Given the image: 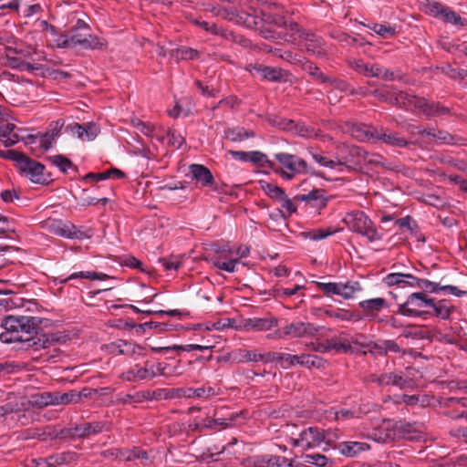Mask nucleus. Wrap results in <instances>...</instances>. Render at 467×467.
<instances>
[{
    "label": "nucleus",
    "mask_w": 467,
    "mask_h": 467,
    "mask_svg": "<svg viewBox=\"0 0 467 467\" xmlns=\"http://www.w3.org/2000/svg\"><path fill=\"white\" fill-rule=\"evenodd\" d=\"M5 332L0 334L3 343L19 342L26 348L39 350L53 346L60 340L58 334H46L38 327L36 317L8 316L4 319Z\"/></svg>",
    "instance_id": "1"
},
{
    "label": "nucleus",
    "mask_w": 467,
    "mask_h": 467,
    "mask_svg": "<svg viewBox=\"0 0 467 467\" xmlns=\"http://www.w3.org/2000/svg\"><path fill=\"white\" fill-rule=\"evenodd\" d=\"M221 16L230 21H235L237 24L244 25L248 28H257L263 22L284 26V15L281 5L272 3L264 5L259 9L251 5L249 10L237 11L235 9H223Z\"/></svg>",
    "instance_id": "2"
},
{
    "label": "nucleus",
    "mask_w": 467,
    "mask_h": 467,
    "mask_svg": "<svg viewBox=\"0 0 467 467\" xmlns=\"http://www.w3.org/2000/svg\"><path fill=\"white\" fill-rule=\"evenodd\" d=\"M278 166L275 163L272 171L285 180H292L296 175L311 172V166L297 155L287 152H277L274 155Z\"/></svg>",
    "instance_id": "3"
},
{
    "label": "nucleus",
    "mask_w": 467,
    "mask_h": 467,
    "mask_svg": "<svg viewBox=\"0 0 467 467\" xmlns=\"http://www.w3.org/2000/svg\"><path fill=\"white\" fill-rule=\"evenodd\" d=\"M343 223L350 231L366 237L370 243L382 239V234L363 211L355 210L348 213L343 218Z\"/></svg>",
    "instance_id": "4"
},
{
    "label": "nucleus",
    "mask_w": 467,
    "mask_h": 467,
    "mask_svg": "<svg viewBox=\"0 0 467 467\" xmlns=\"http://www.w3.org/2000/svg\"><path fill=\"white\" fill-rule=\"evenodd\" d=\"M7 154L9 155L8 160L14 161L19 171L33 182L39 183L46 181L43 173L45 170L43 164L15 150H9Z\"/></svg>",
    "instance_id": "5"
},
{
    "label": "nucleus",
    "mask_w": 467,
    "mask_h": 467,
    "mask_svg": "<svg viewBox=\"0 0 467 467\" xmlns=\"http://www.w3.org/2000/svg\"><path fill=\"white\" fill-rule=\"evenodd\" d=\"M330 433L317 427H308L300 431L298 438H291L290 443L302 450H309L320 446L322 442L327 445L331 442Z\"/></svg>",
    "instance_id": "6"
},
{
    "label": "nucleus",
    "mask_w": 467,
    "mask_h": 467,
    "mask_svg": "<svg viewBox=\"0 0 467 467\" xmlns=\"http://www.w3.org/2000/svg\"><path fill=\"white\" fill-rule=\"evenodd\" d=\"M104 431H109L106 422L93 421L74 425L70 428H60L59 433L61 435V441H67L88 438L91 435L100 433Z\"/></svg>",
    "instance_id": "7"
},
{
    "label": "nucleus",
    "mask_w": 467,
    "mask_h": 467,
    "mask_svg": "<svg viewBox=\"0 0 467 467\" xmlns=\"http://www.w3.org/2000/svg\"><path fill=\"white\" fill-rule=\"evenodd\" d=\"M46 226L51 234L67 239L82 240L92 235L90 231H81L71 222L60 219H48L46 221Z\"/></svg>",
    "instance_id": "8"
},
{
    "label": "nucleus",
    "mask_w": 467,
    "mask_h": 467,
    "mask_svg": "<svg viewBox=\"0 0 467 467\" xmlns=\"http://www.w3.org/2000/svg\"><path fill=\"white\" fill-rule=\"evenodd\" d=\"M317 287L322 291L326 296H330L333 295L340 296L344 299L353 298L357 292L362 290V287L358 281L341 282H315Z\"/></svg>",
    "instance_id": "9"
},
{
    "label": "nucleus",
    "mask_w": 467,
    "mask_h": 467,
    "mask_svg": "<svg viewBox=\"0 0 467 467\" xmlns=\"http://www.w3.org/2000/svg\"><path fill=\"white\" fill-rule=\"evenodd\" d=\"M430 305H433V298L428 297L423 292L412 293L404 303L399 304L398 313L405 317H421L427 312L420 308Z\"/></svg>",
    "instance_id": "10"
},
{
    "label": "nucleus",
    "mask_w": 467,
    "mask_h": 467,
    "mask_svg": "<svg viewBox=\"0 0 467 467\" xmlns=\"http://www.w3.org/2000/svg\"><path fill=\"white\" fill-rule=\"evenodd\" d=\"M290 28L298 34L300 40L305 41V47L308 53L317 57H325L327 56L324 48V40L321 36L301 28L296 23L290 24Z\"/></svg>",
    "instance_id": "11"
},
{
    "label": "nucleus",
    "mask_w": 467,
    "mask_h": 467,
    "mask_svg": "<svg viewBox=\"0 0 467 467\" xmlns=\"http://www.w3.org/2000/svg\"><path fill=\"white\" fill-rule=\"evenodd\" d=\"M22 129L17 128L8 115L0 112V142L7 148L17 143L22 136Z\"/></svg>",
    "instance_id": "12"
},
{
    "label": "nucleus",
    "mask_w": 467,
    "mask_h": 467,
    "mask_svg": "<svg viewBox=\"0 0 467 467\" xmlns=\"http://www.w3.org/2000/svg\"><path fill=\"white\" fill-rule=\"evenodd\" d=\"M421 289L424 294H438L440 292L448 293L456 296H462L467 294L454 285H441L439 283L431 282L427 279L418 278L415 276L414 286Z\"/></svg>",
    "instance_id": "13"
},
{
    "label": "nucleus",
    "mask_w": 467,
    "mask_h": 467,
    "mask_svg": "<svg viewBox=\"0 0 467 467\" xmlns=\"http://www.w3.org/2000/svg\"><path fill=\"white\" fill-rule=\"evenodd\" d=\"M371 381L378 383L379 386H396L400 389H411L413 381L409 378H404L401 373H383L380 375H372Z\"/></svg>",
    "instance_id": "14"
},
{
    "label": "nucleus",
    "mask_w": 467,
    "mask_h": 467,
    "mask_svg": "<svg viewBox=\"0 0 467 467\" xmlns=\"http://www.w3.org/2000/svg\"><path fill=\"white\" fill-rule=\"evenodd\" d=\"M348 158L357 161L359 165L362 161L368 164H374L377 166L386 167V160L379 154L368 153L359 147H351L348 149ZM356 164L354 165V167Z\"/></svg>",
    "instance_id": "15"
},
{
    "label": "nucleus",
    "mask_w": 467,
    "mask_h": 467,
    "mask_svg": "<svg viewBox=\"0 0 467 467\" xmlns=\"http://www.w3.org/2000/svg\"><path fill=\"white\" fill-rule=\"evenodd\" d=\"M307 151L313 160L323 167L334 169L337 166H345L348 170H354V165L357 164V161H354L348 156L333 160L317 153L312 147L307 148Z\"/></svg>",
    "instance_id": "16"
},
{
    "label": "nucleus",
    "mask_w": 467,
    "mask_h": 467,
    "mask_svg": "<svg viewBox=\"0 0 467 467\" xmlns=\"http://www.w3.org/2000/svg\"><path fill=\"white\" fill-rule=\"evenodd\" d=\"M393 105L407 110H420V108L424 105V99L408 92L398 91Z\"/></svg>",
    "instance_id": "17"
},
{
    "label": "nucleus",
    "mask_w": 467,
    "mask_h": 467,
    "mask_svg": "<svg viewBox=\"0 0 467 467\" xmlns=\"http://www.w3.org/2000/svg\"><path fill=\"white\" fill-rule=\"evenodd\" d=\"M78 455L74 451H64L52 454L47 458H41L37 461L38 467H56L61 464H68L77 459Z\"/></svg>",
    "instance_id": "18"
},
{
    "label": "nucleus",
    "mask_w": 467,
    "mask_h": 467,
    "mask_svg": "<svg viewBox=\"0 0 467 467\" xmlns=\"http://www.w3.org/2000/svg\"><path fill=\"white\" fill-rule=\"evenodd\" d=\"M416 130V133L419 135H425L429 137L431 140L439 143V144H449L453 145L457 144L458 140L455 139L452 135L448 133L447 131L434 130V129H422L420 127H414Z\"/></svg>",
    "instance_id": "19"
},
{
    "label": "nucleus",
    "mask_w": 467,
    "mask_h": 467,
    "mask_svg": "<svg viewBox=\"0 0 467 467\" xmlns=\"http://www.w3.org/2000/svg\"><path fill=\"white\" fill-rule=\"evenodd\" d=\"M317 332V328L311 323L293 322L285 326V334L292 337H305L314 336Z\"/></svg>",
    "instance_id": "20"
},
{
    "label": "nucleus",
    "mask_w": 467,
    "mask_h": 467,
    "mask_svg": "<svg viewBox=\"0 0 467 467\" xmlns=\"http://www.w3.org/2000/svg\"><path fill=\"white\" fill-rule=\"evenodd\" d=\"M371 136H375L379 140L392 147L405 148L410 144L408 140L400 137L398 133L389 132L388 130H384L383 128L379 130L374 129V133H371Z\"/></svg>",
    "instance_id": "21"
},
{
    "label": "nucleus",
    "mask_w": 467,
    "mask_h": 467,
    "mask_svg": "<svg viewBox=\"0 0 467 467\" xmlns=\"http://www.w3.org/2000/svg\"><path fill=\"white\" fill-rule=\"evenodd\" d=\"M278 325V319L268 316L265 317H252L244 321V327L254 331H266Z\"/></svg>",
    "instance_id": "22"
},
{
    "label": "nucleus",
    "mask_w": 467,
    "mask_h": 467,
    "mask_svg": "<svg viewBox=\"0 0 467 467\" xmlns=\"http://www.w3.org/2000/svg\"><path fill=\"white\" fill-rule=\"evenodd\" d=\"M59 426L57 425H47L43 429L27 430L26 431V439H38L40 441H47V439H59L61 435L59 433Z\"/></svg>",
    "instance_id": "23"
},
{
    "label": "nucleus",
    "mask_w": 467,
    "mask_h": 467,
    "mask_svg": "<svg viewBox=\"0 0 467 467\" xmlns=\"http://www.w3.org/2000/svg\"><path fill=\"white\" fill-rule=\"evenodd\" d=\"M192 179L199 182L202 187L211 186L214 178L210 170L202 164H191L189 167Z\"/></svg>",
    "instance_id": "24"
},
{
    "label": "nucleus",
    "mask_w": 467,
    "mask_h": 467,
    "mask_svg": "<svg viewBox=\"0 0 467 467\" xmlns=\"http://www.w3.org/2000/svg\"><path fill=\"white\" fill-rule=\"evenodd\" d=\"M396 424L392 420H384L382 424L375 429L372 436L379 442H388L396 437Z\"/></svg>",
    "instance_id": "25"
},
{
    "label": "nucleus",
    "mask_w": 467,
    "mask_h": 467,
    "mask_svg": "<svg viewBox=\"0 0 467 467\" xmlns=\"http://www.w3.org/2000/svg\"><path fill=\"white\" fill-rule=\"evenodd\" d=\"M296 200L309 203L313 208L321 209L327 205V199L325 196V191L314 189L308 193L298 194Z\"/></svg>",
    "instance_id": "26"
},
{
    "label": "nucleus",
    "mask_w": 467,
    "mask_h": 467,
    "mask_svg": "<svg viewBox=\"0 0 467 467\" xmlns=\"http://www.w3.org/2000/svg\"><path fill=\"white\" fill-rule=\"evenodd\" d=\"M253 70L259 74L263 79L273 82L281 81L286 76L285 71L281 68L266 67L261 64L254 65Z\"/></svg>",
    "instance_id": "27"
},
{
    "label": "nucleus",
    "mask_w": 467,
    "mask_h": 467,
    "mask_svg": "<svg viewBox=\"0 0 467 467\" xmlns=\"http://www.w3.org/2000/svg\"><path fill=\"white\" fill-rule=\"evenodd\" d=\"M289 124L291 125L289 130L300 137L306 139H317L322 136L320 130L315 129L314 127L306 125L304 122L296 123L295 121L290 120Z\"/></svg>",
    "instance_id": "28"
},
{
    "label": "nucleus",
    "mask_w": 467,
    "mask_h": 467,
    "mask_svg": "<svg viewBox=\"0 0 467 467\" xmlns=\"http://www.w3.org/2000/svg\"><path fill=\"white\" fill-rule=\"evenodd\" d=\"M239 363L258 362L271 363L270 352L260 354L256 350L239 349L236 352Z\"/></svg>",
    "instance_id": "29"
},
{
    "label": "nucleus",
    "mask_w": 467,
    "mask_h": 467,
    "mask_svg": "<svg viewBox=\"0 0 467 467\" xmlns=\"http://www.w3.org/2000/svg\"><path fill=\"white\" fill-rule=\"evenodd\" d=\"M415 276L410 274L402 273H391L385 276L384 283L388 286L398 285L400 287H405L410 285L414 286Z\"/></svg>",
    "instance_id": "30"
},
{
    "label": "nucleus",
    "mask_w": 467,
    "mask_h": 467,
    "mask_svg": "<svg viewBox=\"0 0 467 467\" xmlns=\"http://www.w3.org/2000/svg\"><path fill=\"white\" fill-rule=\"evenodd\" d=\"M358 306L368 317H373L376 313L388 306L386 300L381 297L360 301Z\"/></svg>",
    "instance_id": "31"
},
{
    "label": "nucleus",
    "mask_w": 467,
    "mask_h": 467,
    "mask_svg": "<svg viewBox=\"0 0 467 467\" xmlns=\"http://www.w3.org/2000/svg\"><path fill=\"white\" fill-rule=\"evenodd\" d=\"M340 453L347 457H354L358 452L369 449V445L365 442L358 441H343L337 445Z\"/></svg>",
    "instance_id": "32"
},
{
    "label": "nucleus",
    "mask_w": 467,
    "mask_h": 467,
    "mask_svg": "<svg viewBox=\"0 0 467 467\" xmlns=\"http://www.w3.org/2000/svg\"><path fill=\"white\" fill-rule=\"evenodd\" d=\"M271 362H278L285 368H290L295 365H299V355H291L281 352H270Z\"/></svg>",
    "instance_id": "33"
},
{
    "label": "nucleus",
    "mask_w": 467,
    "mask_h": 467,
    "mask_svg": "<svg viewBox=\"0 0 467 467\" xmlns=\"http://www.w3.org/2000/svg\"><path fill=\"white\" fill-rule=\"evenodd\" d=\"M195 24L201 26L205 31L216 36H220L224 39L237 41V36L232 31H228L222 27H218L215 24H211L206 21H195Z\"/></svg>",
    "instance_id": "34"
},
{
    "label": "nucleus",
    "mask_w": 467,
    "mask_h": 467,
    "mask_svg": "<svg viewBox=\"0 0 467 467\" xmlns=\"http://www.w3.org/2000/svg\"><path fill=\"white\" fill-rule=\"evenodd\" d=\"M334 350L337 352L348 353L352 350L351 343H358V338L350 337L347 333L341 332L337 337H332Z\"/></svg>",
    "instance_id": "35"
},
{
    "label": "nucleus",
    "mask_w": 467,
    "mask_h": 467,
    "mask_svg": "<svg viewBox=\"0 0 467 467\" xmlns=\"http://www.w3.org/2000/svg\"><path fill=\"white\" fill-rule=\"evenodd\" d=\"M28 403L33 407L44 408L55 405L54 393L37 392L29 397Z\"/></svg>",
    "instance_id": "36"
},
{
    "label": "nucleus",
    "mask_w": 467,
    "mask_h": 467,
    "mask_svg": "<svg viewBox=\"0 0 467 467\" xmlns=\"http://www.w3.org/2000/svg\"><path fill=\"white\" fill-rule=\"evenodd\" d=\"M254 136L255 133L253 130H245L243 127H235L225 130V138L234 142L243 141Z\"/></svg>",
    "instance_id": "37"
},
{
    "label": "nucleus",
    "mask_w": 467,
    "mask_h": 467,
    "mask_svg": "<svg viewBox=\"0 0 467 467\" xmlns=\"http://www.w3.org/2000/svg\"><path fill=\"white\" fill-rule=\"evenodd\" d=\"M302 68L306 71L309 76L312 77V78L321 84H325L327 80L328 79V76L324 74L320 68L314 64L311 61L308 60H302V63L300 64Z\"/></svg>",
    "instance_id": "38"
},
{
    "label": "nucleus",
    "mask_w": 467,
    "mask_h": 467,
    "mask_svg": "<svg viewBox=\"0 0 467 467\" xmlns=\"http://www.w3.org/2000/svg\"><path fill=\"white\" fill-rule=\"evenodd\" d=\"M248 162H252L261 168L275 169V162L270 161L266 154L258 150L249 151Z\"/></svg>",
    "instance_id": "39"
},
{
    "label": "nucleus",
    "mask_w": 467,
    "mask_h": 467,
    "mask_svg": "<svg viewBox=\"0 0 467 467\" xmlns=\"http://www.w3.org/2000/svg\"><path fill=\"white\" fill-rule=\"evenodd\" d=\"M420 112L426 115L428 118L446 115L450 112L449 108L441 106L435 103H428L424 99V105L420 108Z\"/></svg>",
    "instance_id": "40"
},
{
    "label": "nucleus",
    "mask_w": 467,
    "mask_h": 467,
    "mask_svg": "<svg viewBox=\"0 0 467 467\" xmlns=\"http://www.w3.org/2000/svg\"><path fill=\"white\" fill-rule=\"evenodd\" d=\"M189 428L193 431L199 432H202L204 430L217 431L216 421H214V419H211L210 417H206L205 419L195 417L189 424Z\"/></svg>",
    "instance_id": "41"
},
{
    "label": "nucleus",
    "mask_w": 467,
    "mask_h": 467,
    "mask_svg": "<svg viewBox=\"0 0 467 467\" xmlns=\"http://www.w3.org/2000/svg\"><path fill=\"white\" fill-rule=\"evenodd\" d=\"M398 90L393 87H384L382 88H377L370 92L372 96L377 98L380 101L389 102L393 105L395 101V96Z\"/></svg>",
    "instance_id": "42"
},
{
    "label": "nucleus",
    "mask_w": 467,
    "mask_h": 467,
    "mask_svg": "<svg viewBox=\"0 0 467 467\" xmlns=\"http://www.w3.org/2000/svg\"><path fill=\"white\" fill-rule=\"evenodd\" d=\"M400 400H397V404H400L401 402L405 403L408 406H414L417 404H420L421 407H427L430 405L431 398L428 395H402L400 397Z\"/></svg>",
    "instance_id": "43"
},
{
    "label": "nucleus",
    "mask_w": 467,
    "mask_h": 467,
    "mask_svg": "<svg viewBox=\"0 0 467 467\" xmlns=\"http://www.w3.org/2000/svg\"><path fill=\"white\" fill-rule=\"evenodd\" d=\"M299 358H300L299 365L306 367L307 368H320L325 367V364H326V360L317 355L301 354V355H299Z\"/></svg>",
    "instance_id": "44"
},
{
    "label": "nucleus",
    "mask_w": 467,
    "mask_h": 467,
    "mask_svg": "<svg viewBox=\"0 0 467 467\" xmlns=\"http://www.w3.org/2000/svg\"><path fill=\"white\" fill-rule=\"evenodd\" d=\"M275 57L281 58L292 65H300L302 63V57L298 54L293 53L290 50H285L282 48H275L271 50Z\"/></svg>",
    "instance_id": "45"
},
{
    "label": "nucleus",
    "mask_w": 467,
    "mask_h": 467,
    "mask_svg": "<svg viewBox=\"0 0 467 467\" xmlns=\"http://www.w3.org/2000/svg\"><path fill=\"white\" fill-rule=\"evenodd\" d=\"M430 306L432 307L435 316L441 319L449 318L453 310V306H450L446 300H440L437 303L433 301V305Z\"/></svg>",
    "instance_id": "46"
},
{
    "label": "nucleus",
    "mask_w": 467,
    "mask_h": 467,
    "mask_svg": "<svg viewBox=\"0 0 467 467\" xmlns=\"http://www.w3.org/2000/svg\"><path fill=\"white\" fill-rule=\"evenodd\" d=\"M105 45L106 42L104 39L88 32L79 46L84 49H100Z\"/></svg>",
    "instance_id": "47"
},
{
    "label": "nucleus",
    "mask_w": 467,
    "mask_h": 467,
    "mask_svg": "<svg viewBox=\"0 0 467 467\" xmlns=\"http://www.w3.org/2000/svg\"><path fill=\"white\" fill-rule=\"evenodd\" d=\"M76 278H86L90 280H106L109 275L103 273H97L94 271H81L71 274L68 277L64 279L62 282L66 283L68 280Z\"/></svg>",
    "instance_id": "48"
},
{
    "label": "nucleus",
    "mask_w": 467,
    "mask_h": 467,
    "mask_svg": "<svg viewBox=\"0 0 467 467\" xmlns=\"http://www.w3.org/2000/svg\"><path fill=\"white\" fill-rule=\"evenodd\" d=\"M368 28L383 38L392 37L396 35V28L389 24L374 23Z\"/></svg>",
    "instance_id": "49"
},
{
    "label": "nucleus",
    "mask_w": 467,
    "mask_h": 467,
    "mask_svg": "<svg viewBox=\"0 0 467 467\" xmlns=\"http://www.w3.org/2000/svg\"><path fill=\"white\" fill-rule=\"evenodd\" d=\"M47 161L57 167L63 173H67V170L75 168L72 161L61 154L49 156L47 157Z\"/></svg>",
    "instance_id": "50"
},
{
    "label": "nucleus",
    "mask_w": 467,
    "mask_h": 467,
    "mask_svg": "<svg viewBox=\"0 0 467 467\" xmlns=\"http://www.w3.org/2000/svg\"><path fill=\"white\" fill-rule=\"evenodd\" d=\"M328 79L325 84L330 85L333 88L341 92L349 93L350 95L356 94V89L352 88L347 81L341 78H332L328 76Z\"/></svg>",
    "instance_id": "51"
},
{
    "label": "nucleus",
    "mask_w": 467,
    "mask_h": 467,
    "mask_svg": "<svg viewBox=\"0 0 467 467\" xmlns=\"http://www.w3.org/2000/svg\"><path fill=\"white\" fill-rule=\"evenodd\" d=\"M80 394L70 391V392H65V393H54V400H55V405L59 404H69V403H77L80 400Z\"/></svg>",
    "instance_id": "52"
},
{
    "label": "nucleus",
    "mask_w": 467,
    "mask_h": 467,
    "mask_svg": "<svg viewBox=\"0 0 467 467\" xmlns=\"http://www.w3.org/2000/svg\"><path fill=\"white\" fill-rule=\"evenodd\" d=\"M88 31H70L68 36H65L63 47H75L81 44Z\"/></svg>",
    "instance_id": "53"
},
{
    "label": "nucleus",
    "mask_w": 467,
    "mask_h": 467,
    "mask_svg": "<svg viewBox=\"0 0 467 467\" xmlns=\"http://www.w3.org/2000/svg\"><path fill=\"white\" fill-rule=\"evenodd\" d=\"M262 189L265 192L266 195H268L270 198L280 201L281 199H285V191L273 183L269 182H263L262 183Z\"/></svg>",
    "instance_id": "54"
},
{
    "label": "nucleus",
    "mask_w": 467,
    "mask_h": 467,
    "mask_svg": "<svg viewBox=\"0 0 467 467\" xmlns=\"http://www.w3.org/2000/svg\"><path fill=\"white\" fill-rule=\"evenodd\" d=\"M350 132L354 138L362 141L368 140L371 138H375V136H371V133H374V128L368 130L365 126L353 125L351 127Z\"/></svg>",
    "instance_id": "55"
},
{
    "label": "nucleus",
    "mask_w": 467,
    "mask_h": 467,
    "mask_svg": "<svg viewBox=\"0 0 467 467\" xmlns=\"http://www.w3.org/2000/svg\"><path fill=\"white\" fill-rule=\"evenodd\" d=\"M121 457L128 462L140 460L141 462H143L149 459L148 453L145 451L140 450L139 448H134L132 450L121 452Z\"/></svg>",
    "instance_id": "56"
},
{
    "label": "nucleus",
    "mask_w": 467,
    "mask_h": 467,
    "mask_svg": "<svg viewBox=\"0 0 467 467\" xmlns=\"http://www.w3.org/2000/svg\"><path fill=\"white\" fill-rule=\"evenodd\" d=\"M304 462L324 467L329 462L328 458L320 453H309L302 456Z\"/></svg>",
    "instance_id": "57"
},
{
    "label": "nucleus",
    "mask_w": 467,
    "mask_h": 467,
    "mask_svg": "<svg viewBox=\"0 0 467 467\" xmlns=\"http://www.w3.org/2000/svg\"><path fill=\"white\" fill-rule=\"evenodd\" d=\"M236 264H238V259L234 257L223 261L220 259H213V265L216 268L226 271L228 273L235 272Z\"/></svg>",
    "instance_id": "58"
},
{
    "label": "nucleus",
    "mask_w": 467,
    "mask_h": 467,
    "mask_svg": "<svg viewBox=\"0 0 467 467\" xmlns=\"http://www.w3.org/2000/svg\"><path fill=\"white\" fill-rule=\"evenodd\" d=\"M219 414V411H215L213 416L214 421H216V428L217 430L225 429L227 427L233 426L236 420V419L239 417L238 413H232L228 417L219 418L217 417Z\"/></svg>",
    "instance_id": "59"
},
{
    "label": "nucleus",
    "mask_w": 467,
    "mask_h": 467,
    "mask_svg": "<svg viewBox=\"0 0 467 467\" xmlns=\"http://www.w3.org/2000/svg\"><path fill=\"white\" fill-rule=\"evenodd\" d=\"M334 345L333 338H328L324 342H311L307 345V348L315 352L318 353H327L330 350H334Z\"/></svg>",
    "instance_id": "60"
},
{
    "label": "nucleus",
    "mask_w": 467,
    "mask_h": 467,
    "mask_svg": "<svg viewBox=\"0 0 467 467\" xmlns=\"http://www.w3.org/2000/svg\"><path fill=\"white\" fill-rule=\"evenodd\" d=\"M445 22L451 23L455 26H464V19L461 17L457 13L452 11L451 8L446 7L442 16Z\"/></svg>",
    "instance_id": "61"
},
{
    "label": "nucleus",
    "mask_w": 467,
    "mask_h": 467,
    "mask_svg": "<svg viewBox=\"0 0 467 467\" xmlns=\"http://www.w3.org/2000/svg\"><path fill=\"white\" fill-rule=\"evenodd\" d=\"M348 65L349 67L354 69L356 72L368 77V71L369 68V65L365 63L362 59H355L351 58L348 60Z\"/></svg>",
    "instance_id": "62"
},
{
    "label": "nucleus",
    "mask_w": 467,
    "mask_h": 467,
    "mask_svg": "<svg viewBox=\"0 0 467 467\" xmlns=\"http://www.w3.org/2000/svg\"><path fill=\"white\" fill-rule=\"evenodd\" d=\"M82 128L84 129V140L88 141L93 140L100 131L99 127L93 122H87L82 125Z\"/></svg>",
    "instance_id": "63"
},
{
    "label": "nucleus",
    "mask_w": 467,
    "mask_h": 467,
    "mask_svg": "<svg viewBox=\"0 0 467 467\" xmlns=\"http://www.w3.org/2000/svg\"><path fill=\"white\" fill-rule=\"evenodd\" d=\"M334 233L336 231H331L329 228H318L309 231L306 234L311 240L318 241L327 238Z\"/></svg>",
    "instance_id": "64"
}]
</instances>
